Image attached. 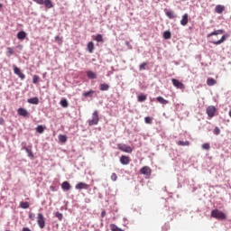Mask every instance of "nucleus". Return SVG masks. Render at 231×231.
<instances>
[{"mask_svg": "<svg viewBox=\"0 0 231 231\" xmlns=\"http://www.w3.org/2000/svg\"><path fill=\"white\" fill-rule=\"evenodd\" d=\"M117 149H119V151H123V152H128V154H131V152H133V148L124 143L117 144Z\"/></svg>", "mask_w": 231, "mask_h": 231, "instance_id": "nucleus-5", "label": "nucleus"}, {"mask_svg": "<svg viewBox=\"0 0 231 231\" xmlns=\"http://www.w3.org/2000/svg\"><path fill=\"white\" fill-rule=\"evenodd\" d=\"M0 8H3V4L0 3Z\"/></svg>", "mask_w": 231, "mask_h": 231, "instance_id": "nucleus-54", "label": "nucleus"}, {"mask_svg": "<svg viewBox=\"0 0 231 231\" xmlns=\"http://www.w3.org/2000/svg\"><path fill=\"white\" fill-rule=\"evenodd\" d=\"M164 189L167 190V188L165 187Z\"/></svg>", "mask_w": 231, "mask_h": 231, "instance_id": "nucleus-57", "label": "nucleus"}, {"mask_svg": "<svg viewBox=\"0 0 231 231\" xmlns=\"http://www.w3.org/2000/svg\"><path fill=\"white\" fill-rule=\"evenodd\" d=\"M110 230H112V231H124L122 228L118 227L116 224H110Z\"/></svg>", "mask_w": 231, "mask_h": 231, "instance_id": "nucleus-33", "label": "nucleus"}, {"mask_svg": "<svg viewBox=\"0 0 231 231\" xmlns=\"http://www.w3.org/2000/svg\"><path fill=\"white\" fill-rule=\"evenodd\" d=\"M22 231H32V229L30 227H23Z\"/></svg>", "mask_w": 231, "mask_h": 231, "instance_id": "nucleus-52", "label": "nucleus"}, {"mask_svg": "<svg viewBox=\"0 0 231 231\" xmlns=\"http://www.w3.org/2000/svg\"><path fill=\"white\" fill-rule=\"evenodd\" d=\"M163 39H165L166 41H169V39H171V37H172V34L171 33V31H165L162 34Z\"/></svg>", "mask_w": 231, "mask_h": 231, "instance_id": "nucleus-27", "label": "nucleus"}, {"mask_svg": "<svg viewBox=\"0 0 231 231\" xmlns=\"http://www.w3.org/2000/svg\"><path fill=\"white\" fill-rule=\"evenodd\" d=\"M14 75H17L21 80H24V79H26L24 73L21 72V69H19L17 66H14Z\"/></svg>", "mask_w": 231, "mask_h": 231, "instance_id": "nucleus-10", "label": "nucleus"}, {"mask_svg": "<svg viewBox=\"0 0 231 231\" xmlns=\"http://www.w3.org/2000/svg\"><path fill=\"white\" fill-rule=\"evenodd\" d=\"M111 180L112 181H116L118 180V176L116 175V173H112Z\"/></svg>", "mask_w": 231, "mask_h": 231, "instance_id": "nucleus-46", "label": "nucleus"}, {"mask_svg": "<svg viewBox=\"0 0 231 231\" xmlns=\"http://www.w3.org/2000/svg\"><path fill=\"white\" fill-rule=\"evenodd\" d=\"M88 187L89 186L86 182H79L76 184L75 189L76 190H88Z\"/></svg>", "mask_w": 231, "mask_h": 231, "instance_id": "nucleus-12", "label": "nucleus"}, {"mask_svg": "<svg viewBox=\"0 0 231 231\" xmlns=\"http://www.w3.org/2000/svg\"><path fill=\"white\" fill-rule=\"evenodd\" d=\"M169 228H171V226L169 224H164V226H162V231H167L169 230Z\"/></svg>", "mask_w": 231, "mask_h": 231, "instance_id": "nucleus-50", "label": "nucleus"}, {"mask_svg": "<svg viewBox=\"0 0 231 231\" xmlns=\"http://www.w3.org/2000/svg\"><path fill=\"white\" fill-rule=\"evenodd\" d=\"M59 140L62 143H66V142H68V136H66V134H60L59 135Z\"/></svg>", "mask_w": 231, "mask_h": 231, "instance_id": "nucleus-32", "label": "nucleus"}, {"mask_svg": "<svg viewBox=\"0 0 231 231\" xmlns=\"http://www.w3.org/2000/svg\"><path fill=\"white\" fill-rule=\"evenodd\" d=\"M206 113L209 118H214V115H216V106H209L206 109Z\"/></svg>", "mask_w": 231, "mask_h": 231, "instance_id": "nucleus-7", "label": "nucleus"}, {"mask_svg": "<svg viewBox=\"0 0 231 231\" xmlns=\"http://www.w3.org/2000/svg\"><path fill=\"white\" fill-rule=\"evenodd\" d=\"M181 26H187L189 24V14H184L180 20Z\"/></svg>", "mask_w": 231, "mask_h": 231, "instance_id": "nucleus-13", "label": "nucleus"}, {"mask_svg": "<svg viewBox=\"0 0 231 231\" xmlns=\"http://www.w3.org/2000/svg\"><path fill=\"white\" fill-rule=\"evenodd\" d=\"M55 217H58L59 221H62L64 216L62 215V213L57 211V212L55 213Z\"/></svg>", "mask_w": 231, "mask_h": 231, "instance_id": "nucleus-38", "label": "nucleus"}, {"mask_svg": "<svg viewBox=\"0 0 231 231\" xmlns=\"http://www.w3.org/2000/svg\"><path fill=\"white\" fill-rule=\"evenodd\" d=\"M87 77H88V79H90L91 80H95V79H97V74L95 72H93V70H88Z\"/></svg>", "mask_w": 231, "mask_h": 231, "instance_id": "nucleus-22", "label": "nucleus"}, {"mask_svg": "<svg viewBox=\"0 0 231 231\" xmlns=\"http://www.w3.org/2000/svg\"><path fill=\"white\" fill-rule=\"evenodd\" d=\"M26 145H27L26 142H22L21 143L22 151H25V149L28 148Z\"/></svg>", "mask_w": 231, "mask_h": 231, "instance_id": "nucleus-48", "label": "nucleus"}, {"mask_svg": "<svg viewBox=\"0 0 231 231\" xmlns=\"http://www.w3.org/2000/svg\"><path fill=\"white\" fill-rule=\"evenodd\" d=\"M29 219H31V221H34L35 220L34 213H29Z\"/></svg>", "mask_w": 231, "mask_h": 231, "instance_id": "nucleus-49", "label": "nucleus"}, {"mask_svg": "<svg viewBox=\"0 0 231 231\" xmlns=\"http://www.w3.org/2000/svg\"><path fill=\"white\" fill-rule=\"evenodd\" d=\"M25 152H27L29 158H33V152H32V149L27 148L25 149Z\"/></svg>", "mask_w": 231, "mask_h": 231, "instance_id": "nucleus-40", "label": "nucleus"}, {"mask_svg": "<svg viewBox=\"0 0 231 231\" xmlns=\"http://www.w3.org/2000/svg\"><path fill=\"white\" fill-rule=\"evenodd\" d=\"M28 104H32L33 106H38L39 104V97H34L27 99Z\"/></svg>", "mask_w": 231, "mask_h": 231, "instance_id": "nucleus-21", "label": "nucleus"}, {"mask_svg": "<svg viewBox=\"0 0 231 231\" xmlns=\"http://www.w3.org/2000/svg\"><path fill=\"white\" fill-rule=\"evenodd\" d=\"M171 82H172V85L175 88H177V89H185V85L181 81H180L176 79H172Z\"/></svg>", "mask_w": 231, "mask_h": 231, "instance_id": "nucleus-9", "label": "nucleus"}, {"mask_svg": "<svg viewBox=\"0 0 231 231\" xmlns=\"http://www.w3.org/2000/svg\"><path fill=\"white\" fill-rule=\"evenodd\" d=\"M0 125H5V118L0 117Z\"/></svg>", "mask_w": 231, "mask_h": 231, "instance_id": "nucleus-51", "label": "nucleus"}, {"mask_svg": "<svg viewBox=\"0 0 231 231\" xmlns=\"http://www.w3.org/2000/svg\"><path fill=\"white\" fill-rule=\"evenodd\" d=\"M50 190L51 192H57V190H59V187L56 186H50Z\"/></svg>", "mask_w": 231, "mask_h": 231, "instance_id": "nucleus-47", "label": "nucleus"}, {"mask_svg": "<svg viewBox=\"0 0 231 231\" xmlns=\"http://www.w3.org/2000/svg\"><path fill=\"white\" fill-rule=\"evenodd\" d=\"M216 83H217V81L214 78H208L207 79L208 86H216Z\"/></svg>", "mask_w": 231, "mask_h": 231, "instance_id": "nucleus-29", "label": "nucleus"}, {"mask_svg": "<svg viewBox=\"0 0 231 231\" xmlns=\"http://www.w3.org/2000/svg\"><path fill=\"white\" fill-rule=\"evenodd\" d=\"M211 217H214L215 219H218V221H225V219H226V214L216 208L211 211Z\"/></svg>", "mask_w": 231, "mask_h": 231, "instance_id": "nucleus-1", "label": "nucleus"}, {"mask_svg": "<svg viewBox=\"0 0 231 231\" xmlns=\"http://www.w3.org/2000/svg\"><path fill=\"white\" fill-rule=\"evenodd\" d=\"M213 133L216 134V136H218V134H221V130L217 126L214 128Z\"/></svg>", "mask_w": 231, "mask_h": 231, "instance_id": "nucleus-42", "label": "nucleus"}, {"mask_svg": "<svg viewBox=\"0 0 231 231\" xmlns=\"http://www.w3.org/2000/svg\"><path fill=\"white\" fill-rule=\"evenodd\" d=\"M157 102H159V104H162V106H167V104H169V101L165 98H163V97L159 96L156 97Z\"/></svg>", "mask_w": 231, "mask_h": 231, "instance_id": "nucleus-20", "label": "nucleus"}, {"mask_svg": "<svg viewBox=\"0 0 231 231\" xmlns=\"http://www.w3.org/2000/svg\"><path fill=\"white\" fill-rule=\"evenodd\" d=\"M121 165H129L131 163V159L127 155H122L119 159Z\"/></svg>", "mask_w": 231, "mask_h": 231, "instance_id": "nucleus-11", "label": "nucleus"}, {"mask_svg": "<svg viewBox=\"0 0 231 231\" xmlns=\"http://www.w3.org/2000/svg\"><path fill=\"white\" fill-rule=\"evenodd\" d=\"M228 37V34H224L221 39H219L218 41H214L212 42L213 44H216L217 46H219V44H223V42H225V41H226Z\"/></svg>", "mask_w": 231, "mask_h": 231, "instance_id": "nucleus-14", "label": "nucleus"}, {"mask_svg": "<svg viewBox=\"0 0 231 231\" xmlns=\"http://www.w3.org/2000/svg\"><path fill=\"white\" fill-rule=\"evenodd\" d=\"M17 114L19 115V116H23V118H28V116H30V112H28V110L23 107L18 108Z\"/></svg>", "mask_w": 231, "mask_h": 231, "instance_id": "nucleus-8", "label": "nucleus"}, {"mask_svg": "<svg viewBox=\"0 0 231 231\" xmlns=\"http://www.w3.org/2000/svg\"><path fill=\"white\" fill-rule=\"evenodd\" d=\"M44 129H46L45 126L42 125H39L37 127H36V133H39V134H42V133H44Z\"/></svg>", "mask_w": 231, "mask_h": 231, "instance_id": "nucleus-30", "label": "nucleus"}, {"mask_svg": "<svg viewBox=\"0 0 231 231\" xmlns=\"http://www.w3.org/2000/svg\"><path fill=\"white\" fill-rule=\"evenodd\" d=\"M100 91H109V84L107 83H101L99 85Z\"/></svg>", "mask_w": 231, "mask_h": 231, "instance_id": "nucleus-25", "label": "nucleus"}, {"mask_svg": "<svg viewBox=\"0 0 231 231\" xmlns=\"http://www.w3.org/2000/svg\"><path fill=\"white\" fill-rule=\"evenodd\" d=\"M144 122L145 124H152V117L151 116L144 117Z\"/></svg>", "mask_w": 231, "mask_h": 231, "instance_id": "nucleus-44", "label": "nucleus"}, {"mask_svg": "<svg viewBox=\"0 0 231 231\" xmlns=\"http://www.w3.org/2000/svg\"><path fill=\"white\" fill-rule=\"evenodd\" d=\"M11 55H14V49L12 47L7 48V56L11 57Z\"/></svg>", "mask_w": 231, "mask_h": 231, "instance_id": "nucleus-43", "label": "nucleus"}, {"mask_svg": "<svg viewBox=\"0 0 231 231\" xmlns=\"http://www.w3.org/2000/svg\"><path fill=\"white\" fill-rule=\"evenodd\" d=\"M37 5H44L45 8H53V2L51 0H32Z\"/></svg>", "mask_w": 231, "mask_h": 231, "instance_id": "nucleus-3", "label": "nucleus"}, {"mask_svg": "<svg viewBox=\"0 0 231 231\" xmlns=\"http://www.w3.org/2000/svg\"><path fill=\"white\" fill-rule=\"evenodd\" d=\"M40 79L41 78L38 75H33V77H32V84H37V82H39Z\"/></svg>", "mask_w": 231, "mask_h": 231, "instance_id": "nucleus-41", "label": "nucleus"}, {"mask_svg": "<svg viewBox=\"0 0 231 231\" xmlns=\"http://www.w3.org/2000/svg\"><path fill=\"white\" fill-rule=\"evenodd\" d=\"M101 217H106V211L101 212Z\"/></svg>", "mask_w": 231, "mask_h": 231, "instance_id": "nucleus-53", "label": "nucleus"}, {"mask_svg": "<svg viewBox=\"0 0 231 231\" xmlns=\"http://www.w3.org/2000/svg\"><path fill=\"white\" fill-rule=\"evenodd\" d=\"M60 105L61 106V107H68V106H69V103H68V99L63 97L60 100Z\"/></svg>", "mask_w": 231, "mask_h": 231, "instance_id": "nucleus-31", "label": "nucleus"}, {"mask_svg": "<svg viewBox=\"0 0 231 231\" xmlns=\"http://www.w3.org/2000/svg\"><path fill=\"white\" fill-rule=\"evenodd\" d=\"M202 149H205V151H208L210 149V143H203Z\"/></svg>", "mask_w": 231, "mask_h": 231, "instance_id": "nucleus-45", "label": "nucleus"}, {"mask_svg": "<svg viewBox=\"0 0 231 231\" xmlns=\"http://www.w3.org/2000/svg\"><path fill=\"white\" fill-rule=\"evenodd\" d=\"M37 223H38V226L40 228H44V226H46V220H45L44 215H42V213H38Z\"/></svg>", "mask_w": 231, "mask_h": 231, "instance_id": "nucleus-4", "label": "nucleus"}, {"mask_svg": "<svg viewBox=\"0 0 231 231\" xmlns=\"http://www.w3.org/2000/svg\"><path fill=\"white\" fill-rule=\"evenodd\" d=\"M95 94V91L93 89H90V90H88V91H85L83 93V97L85 98H93V95Z\"/></svg>", "mask_w": 231, "mask_h": 231, "instance_id": "nucleus-19", "label": "nucleus"}, {"mask_svg": "<svg viewBox=\"0 0 231 231\" xmlns=\"http://www.w3.org/2000/svg\"><path fill=\"white\" fill-rule=\"evenodd\" d=\"M95 41H97V42H104V37L102 36V34H97Z\"/></svg>", "mask_w": 231, "mask_h": 231, "instance_id": "nucleus-36", "label": "nucleus"}, {"mask_svg": "<svg viewBox=\"0 0 231 231\" xmlns=\"http://www.w3.org/2000/svg\"><path fill=\"white\" fill-rule=\"evenodd\" d=\"M100 117L98 116V111L95 110L92 114V118L88 120V125H97Z\"/></svg>", "mask_w": 231, "mask_h": 231, "instance_id": "nucleus-2", "label": "nucleus"}, {"mask_svg": "<svg viewBox=\"0 0 231 231\" xmlns=\"http://www.w3.org/2000/svg\"><path fill=\"white\" fill-rule=\"evenodd\" d=\"M215 12L217 14H221L222 12H225V6L221 5H217L215 8Z\"/></svg>", "mask_w": 231, "mask_h": 231, "instance_id": "nucleus-26", "label": "nucleus"}, {"mask_svg": "<svg viewBox=\"0 0 231 231\" xmlns=\"http://www.w3.org/2000/svg\"><path fill=\"white\" fill-rule=\"evenodd\" d=\"M147 69V62H143L139 65V70L140 71H143Z\"/></svg>", "mask_w": 231, "mask_h": 231, "instance_id": "nucleus-37", "label": "nucleus"}, {"mask_svg": "<svg viewBox=\"0 0 231 231\" xmlns=\"http://www.w3.org/2000/svg\"><path fill=\"white\" fill-rule=\"evenodd\" d=\"M222 33H225V31L223 29L216 30L207 35L208 39L212 37V35H221Z\"/></svg>", "mask_w": 231, "mask_h": 231, "instance_id": "nucleus-17", "label": "nucleus"}, {"mask_svg": "<svg viewBox=\"0 0 231 231\" xmlns=\"http://www.w3.org/2000/svg\"><path fill=\"white\" fill-rule=\"evenodd\" d=\"M178 145H180L181 147H185V146L190 145V143L189 141H179Z\"/></svg>", "mask_w": 231, "mask_h": 231, "instance_id": "nucleus-35", "label": "nucleus"}, {"mask_svg": "<svg viewBox=\"0 0 231 231\" xmlns=\"http://www.w3.org/2000/svg\"><path fill=\"white\" fill-rule=\"evenodd\" d=\"M26 35H27L26 32L20 31L17 32L16 37L19 41H24L26 39Z\"/></svg>", "mask_w": 231, "mask_h": 231, "instance_id": "nucleus-18", "label": "nucleus"}, {"mask_svg": "<svg viewBox=\"0 0 231 231\" xmlns=\"http://www.w3.org/2000/svg\"><path fill=\"white\" fill-rule=\"evenodd\" d=\"M20 207L21 208H23V209L30 208V203L28 201L21 202Z\"/></svg>", "mask_w": 231, "mask_h": 231, "instance_id": "nucleus-34", "label": "nucleus"}, {"mask_svg": "<svg viewBox=\"0 0 231 231\" xmlns=\"http://www.w3.org/2000/svg\"><path fill=\"white\" fill-rule=\"evenodd\" d=\"M87 50H88V53H93V51L95 50V44L93 43V42H89L88 43Z\"/></svg>", "mask_w": 231, "mask_h": 231, "instance_id": "nucleus-24", "label": "nucleus"}, {"mask_svg": "<svg viewBox=\"0 0 231 231\" xmlns=\"http://www.w3.org/2000/svg\"><path fill=\"white\" fill-rule=\"evenodd\" d=\"M182 2H185V1H187V0H181Z\"/></svg>", "mask_w": 231, "mask_h": 231, "instance_id": "nucleus-56", "label": "nucleus"}, {"mask_svg": "<svg viewBox=\"0 0 231 231\" xmlns=\"http://www.w3.org/2000/svg\"><path fill=\"white\" fill-rule=\"evenodd\" d=\"M54 41H55L56 42H58V44H62V42H63L62 37H60V36H59V35L55 36Z\"/></svg>", "mask_w": 231, "mask_h": 231, "instance_id": "nucleus-39", "label": "nucleus"}, {"mask_svg": "<svg viewBox=\"0 0 231 231\" xmlns=\"http://www.w3.org/2000/svg\"><path fill=\"white\" fill-rule=\"evenodd\" d=\"M228 37V34H224L221 39H219L218 41H214L212 42L213 44H216L217 46H219V44H223V42H225V41H226Z\"/></svg>", "mask_w": 231, "mask_h": 231, "instance_id": "nucleus-15", "label": "nucleus"}, {"mask_svg": "<svg viewBox=\"0 0 231 231\" xmlns=\"http://www.w3.org/2000/svg\"><path fill=\"white\" fill-rule=\"evenodd\" d=\"M141 174H143V176H146V178H151V172H152V170L149 166H144L141 168L140 170Z\"/></svg>", "mask_w": 231, "mask_h": 231, "instance_id": "nucleus-6", "label": "nucleus"}, {"mask_svg": "<svg viewBox=\"0 0 231 231\" xmlns=\"http://www.w3.org/2000/svg\"><path fill=\"white\" fill-rule=\"evenodd\" d=\"M138 102H145L147 100V96L145 94H140L137 97Z\"/></svg>", "mask_w": 231, "mask_h": 231, "instance_id": "nucleus-28", "label": "nucleus"}, {"mask_svg": "<svg viewBox=\"0 0 231 231\" xmlns=\"http://www.w3.org/2000/svg\"><path fill=\"white\" fill-rule=\"evenodd\" d=\"M61 189L65 191L71 190V184H69V181L65 180L61 183Z\"/></svg>", "mask_w": 231, "mask_h": 231, "instance_id": "nucleus-16", "label": "nucleus"}, {"mask_svg": "<svg viewBox=\"0 0 231 231\" xmlns=\"http://www.w3.org/2000/svg\"><path fill=\"white\" fill-rule=\"evenodd\" d=\"M229 116H230V118H231V110L229 111Z\"/></svg>", "mask_w": 231, "mask_h": 231, "instance_id": "nucleus-55", "label": "nucleus"}, {"mask_svg": "<svg viewBox=\"0 0 231 231\" xmlns=\"http://www.w3.org/2000/svg\"><path fill=\"white\" fill-rule=\"evenodd\" d=\"M166 17H168V19H176V17H178V14H174L173 11H167Z\"/></svg>", "mask_w": 231, "mask_h": 231, "instance_id": "nucleus-23", "label": "nucleus"}]
</instances>
